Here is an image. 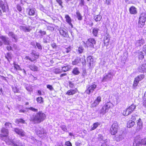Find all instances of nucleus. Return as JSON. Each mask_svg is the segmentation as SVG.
I'll return each instance as SVG.
<instances>
[{"mask_svg": "<svg viewBox=\"0 0 146 146\" xmlns=\"http://www.w3.org/2000/svg\"><path fill=\"white\" fill-rule=\"evenodd\" d=\"M46 117V114L42 111H40L36 113L35 115L31 117L30 121L34 123H38L44 121Z\"/></svg>", "mask_w": 146, "mask_h": 146, "instance_id": "1", "label": "nucleus"}, {"mask_svg": "<svg viewBox=\"0 0 146 146\" xmlns=\"http://www.w3.org/2000/svg\"><path fill=\"white\" fill-rule=\"evenodd\" d=\"M0 139L3 140L5 143L8 144L10 143L11 139L9 138V132L8 129L5 127H2L0 130Z\"/></svg>", "mask_w": 146, "mask_h": 146, "instance_id": "2", "label": "nucleus"}, {"mask_svg": "<svg viewBox=\"0 0 146 146\" xmlns=\"http://www.w3.org/2000/svg\"><path fill=\"white\" fill-rule=\"evenodd\" d=\"M84 47L90 50H92L94 48V46L96 43L95 39L93 38L90 37L88 38L86 42H83Z\"/></svg>", "mask_w": 146, "mask_h": 146, "instance_id": "3", "label": "nucleus"}, {"mask_svg": "<svg viewBox=\"0 0 146 146\" xmlns=\"http://www.w3.org/2000/svg\"><path fill=\"white\" fill-rule=\"evenodd\" d=\"M39 57V54L33 50L29 56H25V59L29 60L31 62H36Z\"/></svg>", "mask_w": 146, "mask_h": 146, "instance_id": "4", "label": "nucleus"}, {"mask_svg": "<svg viewBox=\"0 0 146 146\" xmlns=\"http://www.w3.org/2000/svg\"><path fill=\"white\" fill-rule=\"evenodd\" d=\"M113 104L110 102H108L106 103L105 104L102 106L100 111V113L102 114H105L108 112L109 110L111 109L113 107Z\"/></svg>", "mask_w": 146, "mask_h": 146, "instance_id": "5", "label": "nucleus"}, {"mask_svg": "<svg viewBox=\"0 0 146 146\" xmlns=\"http://www.w3.org/2000/svg\"><path fill=\"white\" fill-rule=\"evenodd\" d=\"M136 107V106L133 103L132 104L123 111L122 112L123 115L125 116L128 115L135 110Z\"/></svg>", "mask_w": 146, "mask_h": 146, "instance_id": "6", "label": "nucleus"}, {"mask_svg": "<svg viewBox=\"0 0 146 146\" xmlns=\"http://www.w3.org/2000/svg\"><path fill=\"white\" fill-rule=\"evenodd\" d=\"M119 127L118 123L115 122L111 125L110 130V133L112 135H115L117 132Z\"/></svg>", "mask_w": 146, "mask_h": 146, "instance_id": "7", "label": "nucleus"}, {"mask_svg": "<svg viewBox=\"0 0 146 146\" xmlns=\"http://www.w3.org/2000/svg\"><path fill=\"white\" fill-rule=\"evenodd\" d=\"M0 7L1 9H0V16H3V13H5L9 10V6L7 5H5L2 0H0Z\"/></svg>", "mask_w": 146, "mask_h": 146, "instance_id": "8", "label": "nucleus"}, {"mask_svg": "<svg viewBox=\"0 0 146 146\" xmlns=\"http://www.w3.org/2000/svg\"><path fill=\"white\" fill-rule=\"evenodd\" d=\"M146 21V14L143 13L141 14L138 21L139 26L141 28L143 27L145 25Z\"/></svg>", "mask_w": 146, "mask_h": 146, "instance_id": "9", "label": "nucleus"}, {"mask_svg": "<svg viewBox=\"0 0 146 146\" xmlns=\"http://www.w3.org/2000/svg\"><path fill=\"white\" fill-rule=\"evenodd\" d=\"M144 77V76L143 74H141L137 76L135 78L133 84V89L137 88L139 82L143 80Z\"/></svg>", "mask_w": 146, "mask_h": 146, "instance_id": "10", "label": "nucleus"}, {"mask_svg": "<svg viewBox=\"0 0 146 146\" xmlns=\"http://www.w3.org/2000/svg\"><path fill=\"white\" fill-rule=\"evenodd\" d=\"M134 141L137 145H146V138L141 139L139 136H136L134 139Z\"/></svg>", "mask_w": 146, "mask_h": 146, "instance_id": "11", "label": "nucleus"}, {"mask_svg": "<svg viewBox=\"0 0 146 146\" xmlns=\"http://www.w3.org/2000/svg\"><path fill=\"white\" fill-rule=\"evenodd\" d=\"M97 85L95 84H93L91 85H88L87 86L85 92L86 94L90 95L94 91Z\"/></svg>", "mask_w": 146, "mask_h": 146, "instance_id": "12", "label": "nucleus"}, {"mask_svg": "<svg viewBox=\"0 0 146 146\" xmlns=\"http://www.w3.org/2000/svg\"><path fill=\"white\" fill-rule=\"evenodd\" d=\"M102 101V98L100 96H97L94 102L91 104V108H94L98 106Z\"/></svg>", "mask_w": 146, "mask_h": 146, "instance_id": "13", "label": "nucleus"}, {"mask_svg": "<svg viewBox=\"0 0 146 146\" xmlns=\"http://www.w3.org/2000/svg\"><path fill=\"white\" fill-rule=\"evenodd\" d=\"M14 131L17 134L21 137H24L25 136V133L24 131L18 127H15L14 129Z\"/></svg>", "mask_w": 146, "mask_h": 146, "instance_id": "14", "label": "nucleus"}, {"mask_svg": "<svg viewBox=\"0 0 146 146\" xmlns=\"http://www.w3.org/2000/svg\"><path fill=\"white\" fill-rule=\"evenodd\" d=\"M13 64V65L14 68H11V72L14 73H16L18 71L21 70V69L19 65L17 64L15 62H14Z\"/></svg>", "mask_w": 146, "mask_h": 146, "instance_id": "15", "label": "nucleus"}, {"mask_svg": "<svg viewBox=\"0 0 146 146\" xmlns=\"http://www.w3.org/2000/svg\"><path fill=\"white\" fill-rule=\"evenodd\" d=\"M26 12L27 14L30 16H34L35 14V9L34 8H27Z\"/></svg>", "mask_w": 146, "mask_h": 146, "instance_id": "16", "label": "nucleus"}, {"mask_svg": "<svg viewBox=\"0 0 146 146\" xmlns=\"http://www.w3.org/2000/svg\"><path fill=\"white\" fill-rule=\"evenodd\" d=\"M20 28L25 32H29L32 30L31 27L30 26H21Z\"/></svg>", "mask_w": 146, "mask_h": 146, "instance_id": "17", "label": "nucleus"}, {"mask_svg": "<svg viewBox=\"0 0 146 146\" xmlns=\"http://www.w3.org/2000/svg\"><path fill=\"white\" fill-rule=\"evenodd\" d=\"M78 92V90L77 88L74 89H70L67 91L66 94L69 96L73 95Z\"/></svg>", "mask_w": 146, "mask_h": 146, "instance_id": "18", "label": "nucleus"}, {"mask_svg": "<svg viewBox=\"0 0 146 146\" xmlns=\"http://www.w3.org/2000/svg\"><path fill=\"white\" fill-rule=\"evenodd\" d=\"M65 18L66 22L70 26L71 28H73V26L72 23V21L70 16L68 15H65Z\"/></svg>", "mask_w": 146, "mask_h": 146, "instance_id": "19", "label": "nucleus"}, {"mask_svg": "<svg viewBox=\"0 0 146 146\" xmlns=\"http://www.w3.org/2000/svg\"><path fill=\"white\" fill-rule=\"evenodd\" d=\"M60 35L63 37L65 38L69 37V34L66 31L63 29H61L59 31Z\"/></svg>", "mask_w": 146, "mask_h": 146, "instance_id": "20", "label": "nucleus"}, {"mask_svg": "<svg viewBox=\"0 0 146 146\" xmlns=\"http://www.w3.org/2000/svg\"><path fill=\"white\" fill-rule=\"evenodd\" d=\"M129 10L131 14L135 15L137 13V9L133 6H131L129 8Z\"/></svg>", "mask_w": 146, "mask_h": 146, "instance_id": "21", "label": "nucleus"}, {"mask_svg": "<svg viewBox=\"0 0 146 146\" xmlns=\"http://www.w3.org/2000/svg\"><path fill=\"white\" fill-rule=\"evenodd\" d=\"M135 122L132 120H129L127 123V127L131 128L133 127L135 124Z\"/></svg>", "mask_w": 146, "mask_h": 146, "instance_id": "22", "label": "nucleus"}, {"mask_svg": "<svg viewBox=\"0 0 146 146\" xmlns=\"http://www.w3.org/2000/svg\"><path fill=\"white\" fill-rule=\"evenodd\" d=\"M0 38L3 41L5 45H10V43L9 41L7 40L5 36H0Z\"/></svg>", "mask_w": 146, "mask_h": 146, "instance_id": "23", "label": "nucleus"}, {"mask_svg": "<svg viewBox=\"0 0 146 146\" xmlns=\"http://www.w3.org/2000/svg\"><path fill=\"white\" fill-rule=\"evenodd\" d=\"M87 59L88 66L90 68L91 64H92L93 62V59L92 58V57L90 56H88L87 57Z\"/></svg>", "mask_w": 146, "mask_h": 146, "instance_id": "24", "label": "nucleus"}, {"mask_svg": "<svg viewBox=\"0 0 146 146\" xmlns=\"http://www.w3.org/2000/svg\"><path fill=\"white\" fill-rule=\"evenodd\" d=\"M139 71L141 72H146V63L143 64L139 68Z\"/></svg>", "mask_w": 146, "mask_h": 146, "instance_id": "25", "label": "nucleus"}, {"mask_svg": "<svg viewBox=\"0 0 146 146\" xmlns=\"http://www.w3.org/2000/svg\"><path fill=\"white\" fill-rule=\"evenodd\" d=\"M71 47L70 46L66 48H64L62 49V52L64 54L68 53L71 51Z\"/></svg>", "mask_w": 146, "mask_h": 146, "instance_id": "26", "label": "nucleus"}, {"mask_svg": "<svg viewBox=\"0 0 146 146\" xmlns=\"http://www.w3.org/2000/svg\"><path fill=\"white\" fill-rule=\"evenodd\" d=\"M145 43V40L143 38H141L140 40H137L136 42V44L137 46H141V45Z\"/></svg>", "mask_w": 146, "mask_h": 146, "instance_id": "27", "label": "nucleus"}, {"mask_svg": "<svg viewBox=\"0 0 146 146\" xmlns=\"http://www.w3.org/2000/svg\"><path fill=\"white\" fill-rule=\"evenodd\" d=\"M100 124V123L98 122H95L91 126V128L90 130L91 131L93 130L96 129L99 125Z\"/></svg>", "mask_w": 146, "mask_h": 146, "instance_id": "28", "label": "nucleus"}, {"mask_svg": "<svg viewBox=\"0 0 146 146\" xmlns=\"http://www.w3.org/2000/svg\"><path fill=\"white\" fill-rule=\"evenodd\" d=\"M142 122L140 118H139L137 121V129H140L142 128Z\"/></svg>", "mask_w": 146, "mask_h": 146, "instance_id": "29", "label": "nucleus"}, {"mask_svg": "<svg viewBox=\"0 0 146 146\" xmlns=\"http://www.w3.org/2000/svg\"><path fill=\"white\" fill-rule=\"evenodd\" d=\"M70 69V67L68 65L62 67V71L64 72H65L68 71Z\"/></svg>", "mask_w": 146, "mask_h": 146, "instance_id": "30", "label": "nucleus"}, {"mask_svg": "<svg viewBox=\"0 0 146 146\" xmlns=\"http://www.w3.org/2000/svg\"><path fill=\"white\" fill-rule=\"evenodd\" d=\"M15 122L17 124H19L20 123L24 124L25 123V121L21 118L17 119L15 120Z\"/></svg>", "mask_w": 146, "mask_h": 146, "instance_id": "31", "label": "nucleus"}, {"mask_svg": "<svg viewBox=\"0 0 146 146\" xmlns=\"http://www.w3.org/2000/svg\"><path fill=\"white\" fill-rule=\"evenodd\" d=\"M72 73L74 75H77L79 74L80 72L78 68L77 67L74 68L72 71Z\"/></svg>", "mask_w": 146, "mask_h": 146, "instance_id": "32", "label": "nucleus"}, {"mask_svg": "<svg viewBox=\"0 0 146 146\" xmlns=\"http://www.w3.org/2000/svg\"><path fill=\"white\" fill-rule=\"evenodd\" d=\"M53 72L56 74H60L62 72V69L58 68H55L53 69Z\"/></svg>", "mask_w": 146, "mask_h": 146, "instance_id": "33", "label": "nucleus"}, {"mask_svg": "<svg viewBox=\"0 0 146 146\" xmlns=\"http://www.w3.org/2000/svg\"><path fill=\"white\" fill-rule=\"evenodd\" d=\"M80 62V58L77 57L72 62V64L73 65H76Z\"/></svg>", "mask_w": 146, "mask_h": 146, "instance_id": "34", "label": "nucleus"}, {"mask_svg": "<svg viewBox=\"0 0 146 146\" xmlns=\"http://www.w3.org/2000/svg\"><path fill=\"white\" fill-rule=\"evenodd\" d=\"M29 68L31 70L33 71H37L38 70V67L34 64L30 65Z\"/></svg>", "mask_w": 146, "mask_h": 146, "instance_id": "35", "label": "nucleus"}, {"mask_svg": "<svg viewBox=\"0 0 146 146\" xmlns=\"http://www.w3.org/2000/svg\"><path fill=\"white\" fill-rule=\"evenodd\" d=\"M8 35L9 36L11 37L16 41H17V38L16 36L13 32L11 31L9 32Z\"/></svg>", "mask_w": 146, "mask_h": 146, "instance_id": "36", "label": "nucleus"}, {"mask_svg": "<svg viewBox=\"0 0 146 146\" xmlns=\"http://www.w3.org/2000/svg\"><path fill=\"white\" fill-rule=\"evenodd\" d=\"M5 57L10 62L12 58V54L11 53L7 52L5 56Z\"/></svg>", "mask_w": 146, "mask_h": 146, "instance_id": "37", "label": "nucleus"}, {"mask_svg": "<svg viewBox=\"0 0 146 146\" xmlns=\"http://www.w3.org/2000/svg\"><path fill=\"white\" fill-rule=\"evenodd\" d=\"M99 29L98 28H94L92 29V33L94 36L96 37L97 36Z\"/></svg>", "mask_w": 146, "mask_h": 146, "instance_id": "38", "label": "nucleus"}, {"mask_svg": "<svg viewBox=\"0 0 146 146\" xmlns=\"http://www.w3.org/2000/svg\"><path fill=\"white\" fill-rule=\"evenodd\" d=\"M76 17L78 19L79 21H81L83 17L81 15V13L79 11H77L76 13Z\"/></svg>", "mask_w": 146, "mask_h": 146, "instance_id": "39", "label": "nucleus"}, {"mask_svg": "<svg viewBox=\"0 0 146 146\" xmlns=\"http://www.w3.org/2000/svg\"><path fill=\"white\" fill-rule=\"evenodd\" d=\"M11 142L8 143V144L11 145L13 146H23L21 143H18V144L14 142L13 139H11Z\"/></svg>", "mask_w": 146, "mask_h": 146, "instance_id": "40", "label": "nucleus"}, {"mask_svg": "<svg viewBox=\"0 0 146 146\" xmlns=\"http://www.w3.org/2000/svg\"><path fill=\"white\" fill-rule=\"evenodd\" d=\"M102 19V17L100 15H96L94 17V19L96 22L100 21Z\"/></svg>", "mask_w": 146, "mask_h": 146, "instance_id": "41", "label": "nucleus"}, {"mask_svg": "<svg viewBox=\"0 0 146 146\" xmlns=\"http://www.w3.org/2000/svg\"><path fill=\"white\" fill-rule=\"evenodd\" d=\"M5 128L8 129L10 127H12V124L11 123L9 122H6L4 124Z\"/></svg>", "mask_w": 146, "mask_h": 146, "instance_id": "42", "label": "nucleus"}, {"mask_svg": "<svg viewBox=\"0 0 146 146\" xmlns=\"http://www.w3.org/2000/svg\"><path fill=\"white\" fill-rule=\"evenodd\" d=\"M80 62H81L83 65H85L86 64V61L85 58L84 56H83L81 58H80Z\"/></svg>", "mask_w": 146, "mask_h": 146, "instance_id": "43", "label": "nucleus"}, {"mask_svg": "<svg viewBox=\"0 0 146 146\" xmlns=\"http://www.w3.org/2000/svg\"><path fill=\"white\" fill-rule=\"evenodd\" d=\"M36 100L37 102L39 104H42L43 102V98L41 97H38L36 98Z\"/></svg>", "mask_w": 146, "mask_h": 146, "instance_id": "44", "label": "nucleus"}, {"mask_svg": "<svg viewBox=\"0 0 146 146\" xmlns=\"http://www.w3.org/2000/svg\"><path fill=\"white\" fill-rule=\"evenodd\" d=\"M109 75H111V73L109 72L107 74L104 76L102 78V81L103 82L105 81L107 79L109 78L108 76Z\"/></svg>", "mask_w": 146, "mask_h": 146, "instance_id": "45", "label": "nucleus"}, {"mask_svg": "<svg viewBox=\"0 0 146 146\" xmlns=\"http://www.w3.org/2000/svg\"><path fill=\"white\" fill-rule=\"evenodd\" d=\"M143 99V105L146 108V92L144 94Z\"/></svg>", "mask_w": 146, "mask_h": 146, "instance_id": "46", "label": "nucleus"}, {"mask_svg": "<svg viewBox=\"0 0 146 146\" xmlns=\"http://www.w3.org/2000/svg\"><path fill=\"white\" fill-rule=\"evenodd\" d=\"M56 1L61 8H62L63 7L62 5L63 3L62 0H56Z\"/></svg>", "mask_w": 146, "mask_h": 146, "instance_id": "47", "label": "nucleus"}, {"mask_svg": "<svg viewBox=\"0 0 146 146\" xmlns=\"http://www.w3.org/2000/svg\"><path fill=\"white\" fill-rule=\"evenodd\" d=\"M44 130L43 129L40 130H38L37 131V133L38 135H42L44 134Z\"/></svg>", "mask_w": 146, "mask_h": 146, "instance_id": "48", "label": "nucleus"}, {"mask_svg": "<svg viewBox=\"0 0 146 146\" xmlns=\"http://www.w3.org/2000/svg\"><path fill=\"white\" fill-rule=\"evenodd\" d=\"M84 49L82 46H80L78 48V51L79 54L82 53Z\"/></svg>", "mask_w": 146, "mask_h": 146, "instance_id": "49", "label": "nucleus"}, {"mask_svg": "<svg viewBox=\"0 0 146 146\" xmlns=\"http://www.w3.org/2000/svg\"><path fill=\"white\" fill-rule=\"evenodd\" d=\"M139 58L141 60H142L144 58V56L142 52H141L138 56Z\"/></svg>", "mask_w": 146, "mask_h": 146, "instance_id": "50", "label": "nucleus"}, {"mask_svg": "<svg viewBox=\"0 0 146 146\" xmlns=\"http://www.w3.org/2000/svg\"><path fill=\"white\" fill-rule=\"evenodd\" d=\"M16 8L17 10L19 12H21L22 11V8L20 5L18 4L16 5Z\"/></svg>", "mask_w": 146, "mask_h": 146, "instance_id": "51", "label": "nucleus"}, {"mask_svg": "<svg viewBox=\"0 0 146 146\" xmlns=\"http://www.w3.org/2000/svg\"><path fill=\"white\" fill-rule=\"evenodd\" d=\"M79 5L81 7L84 5L85 4V1L84 0H79Z\"/></svg>", "mask_w": 146, "mask_h": 146, "instance_id": "52", "label": "nucleus"}, {"mask_svg": "<svg viewBox=\"0 0 146 146\" xmlns=\"http://www.w3.org/2000/svg\"><path fill=\"white\" fill-rule=\"evenodd\" d=\"M68 85L69 87L70 88H73L74 86V83L71 81H69L68 82Z\"/></svg>", "mask_w": 146, "mask_h": 146, "instance_id": "53", "label": "nucleus"}, {"mask_svg": "<svg viewBox=\"0 0 146 146\" xmlns=\"http://www.w3.org/2000/svg\"><path fill=\"white\" fill-rule=\"evenodd\" d=\"M109 39H108V38L107 37L106 40H104V44L106 46H108L109 45Z\"/></svg>", "mask_w": 146, "mask_h": 146, "instance_id": "54", "label": "nucleus"}, {"mask_svg": "<svg viewBox=\"0 0 146 146\" xmlns=\"http://www.w3.org/2000/svg\"><path fill=\"white\" fill-rule=\"evenodd\" d=\"M65 145L66 146H72L71 143L69 141L65 142Z\"/></svg>", "mask_w": 146, "mask_h": 146, "instance_id": "55", "label": "nucleus"}, {"mask_svg": "<svg viewBox=\"0 0 146 146\" xmlns=\"http://www.w3.org/2000/svg\"><path fill=\"white\" fill-rule=\"evenodd\" d=\"M28 109L35 112H37L38 111V109H37L33 107H30L28 108Z\"/></svg>", "mask_w": 146, "mask_h": 146, "instance_id": "56", "label": "nucleus"}, {"mask_svg": "<svg viewBox=\"0 0 146 146\" xmlns=\"http://www.w3.org/2000/svg\"><path fill=\"white\" fill-rule=\"evenodd\" d=\"M36 46L37 47V48L38 49H40V50H41L42 49V47L40 44L38 42L36 43Z\"/></svg>", "mask_w": 146, "mask_h": 146, "instance_id": "57", "label": "nucleus"}, {"mask_svg": "<svg viewBox=\"0 0 146 146\" xmlns=\"http://www.w3.org/2000/svg\"><path fill=\"white\" fill-rule=\"evenodd\" d=\"M72 1L73 0H66V1L69 4L72 5L74 4V1Z\"/></svg>", "mask_w": 146, "mask_h": 146, "instance_id": "58", "label": "nucleus"}, {"mask_svg": "<svg viewBox=\"0 0 146 146\" xmlns=\"http://www.w3.org/2000/svg\"><path fill=\"white\" fill-rule=\"evenodd\" d=\"M137 115H132L131 116V120H133V121H135L136 120V117H137Z\"/></svg>", "mask_w": 146, "mask_h": 146, "instance_id": "59", "label": "nucleus"}, {"mask_svg": "<svg viewBox=\"0 0 146 146\" xmlns=\"http://www.w3.org/2000/svg\"><path fill=\"white\" fill-rule=\"evenodd\" d=\"M60 127L61 128L62 130H63L64 131H65L67 130L66 127L65 125H61V126Z\"/></svg>", "mask_w": 146, "mask_h": 146, "instance_id": "60", "label": "nucleus"}, {"mask_svg": "<svg viewBox=\"0 0 146 146\" xmlns=\"http://www.w3.org/2000/svg\"><path fill=\"white\" fill-rule=\"evenodd\" d=\"M39 33H40L41 36H43L46 35V33L45 31H42L41 30H40L39 31Z\"/></svg>", "mask_w": 146, "mask_h": 146, "instance_id": "61", "label": "nucleus"}, {"mask_svg": "<svg viewBox=\"0 0 146 146\" xmlns=\"http://www.w3.org/2000/svg\"><path fill=\"white\" fill-rule=\"evenodd\" d=\"M47 88H48L49 90L51 91L54 90L52 86L50 85H48L46 86Z\"/></svg>", "mask_w": 146, "mask_h": 146, "instance_id": "62", "label": "nucleus"}, {"mask_svg": "<svg viewBox=\"0 0 146 146\" xmlns=\"http://www.w3.org/2000/svg\"><path fill=\"white\" fill-rule=\"evenodd\" d=\"M6 48L7 49V50H8V51H11H11L13 50V49L12 47H11V46L10 45L7 46L6 47Z\"/></svg>", "mask_w": 146, "mask_h": 146, "instance_id": "63", "label": "nucleus"}, {"mask_svg": "<svg viewBox=\"0 0 146 146\" xmlns=\"http://www.w3.org/2000/svg\"><path fill=\"white\" fill-rule=\"evenodd\" d=\"M47 29L49 30L53 31L54 30V28L53 27L50 26H48L47 27Z\"/></svg>", "mask_w": 146, "mask_h": 146, "instance_id": "64", "label": "nucleus"}]
</instances>
